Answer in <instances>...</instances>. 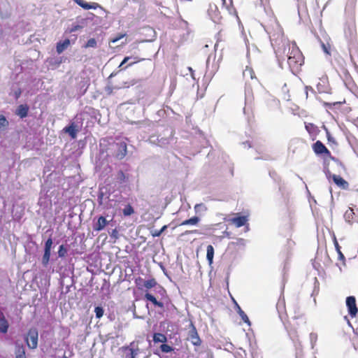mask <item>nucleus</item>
Returning <instances> with one entry per match:
<instances>
[{"mask_svg":"<svg viewBox=\"0 0 358 358\" xmlns=\"http://www.w3.org/2000/svg\"><path fill=\"white\" fill-rule=\"evenodd\" d=\"M129 59H130L129 57H125L124 58V59L122 60V62H121L120 66H122V65H124L126 62H127L129 60Z\"/></svg>","mask_w":358,"mask_h":358,"instance_id":"c03bdc74","label":"nucleus"},{"mask_svg":"<svg viewBox=\"0 0 358 358\" xmlns=\"http://www.w3.org/2000/svg\"><path fill=\"white\" fill-rule=\"evenodd\" d=\"M67 255V249L64 245H61L58 250L59 257L64 258Z\"/></svg>","mask_w":358,"mask_h":358,"instance_id":"c85d7f7f","label":"nucleus"},{"mask_svg":"<svg viewBox=\"0 0 358 358\" xmlns=\"http://www.w3.org/2000/svg\"><path fill=\"white\" fill-rule=\"evenodd\" d=\"M145 298L148 300V301H150V302H152L155 306H158L159 308H163L164 307V304L163 303L160 302V301H158L156 298L152 295L150 293H146L145 294Z\"/></svg>","mask_w":358,"mask_h":358,"instance_id":"6ab92c4d","label":"nucleus"},{"mask_svg":"<svg viewBox=\"0 0 358 358\" xmlns=\"http://www.w3.org/2000/svg\"><path fill=\"white\" fill-rule=\"evenodd\" d=\"M236 306H237V313H238V315H240V317H241L243 321L248 324H250V320H249L248 315L245 313V312L241 308V307L237 303H236Z\"/></svg>","mask_w":358,"mask_h":358,"instance_id":"5701e85b","label":"nucleus"},{"mask_svg":"<svg viewBox=\"0 0 358 358\" xmlns=\"http://www.w3.org/2000/svg\"><path fill=\"white\" fill-rule=\"evenodd\" d=\"M96 318H101L104 313L103 308L101 306H96L94 309Z\"/></svg>","mask_w":358,"mask_h":358,"instance_id":"c9c22d12","label":"nucleus"},{"mask_svg":"<svg viewBox=\"0 0 358 358\" xmlns=\"http://www.w3.org/2000/svg\"><path fill=\"white\" fill-rule=\"evenodd\" d=\"M117 180L120 183L125 182L128 180L129 176L125 175L124 173L120 170L117 172Z\"/></svg>","mask_w":358,"mask_h":358,"instance_id":"bb28decb","label":"nucleus"},{"mask_svg":"<svg viewBox=\"0 0 358 358\" xmlns=\"http://www.w3.org/2000/svg\"><path fill=\"white\" fill-rule=\"evenodd\" d=\"M346 306L350 315L352 317H355L358 313V308L357 307L356 299L355 296H350L346 298Z\"/></svg>","mask_w":358,"mask_h":358,"instance_id":"39448f33","label":"nucleus"},{"mask_svg":"<svg viewBox=\"0 0 358 358\" xmlns=\"http://www.w3.org/2000/svg\"><path fill=\"white\" fill-rule=\"evenodd\" d=\"M289 335L290 336V338L293 340V341H298L299 340V336L297 335V333L295 330H293V329H291L289 331Z\"/></svg>","mask_w":358,"mask_h":358,"instance_id":"a19ab883","label":"nucleus"},{"mask_svg":"<svg viewBox=\"0 0 358 358\" xmlns=\"http://www.w3.org/2000/svg\"><path fill=\"white\" fill-rule=\"evenodd\" d=\"M196 233H197V230L186 231L184 234H196Z\"/></svg>","mask_w":358,"mask_h":358,"instance_id":"a18cd8bd","label":"nucleus"},{"mask_svg":"<svg viewBox=\"0 0 358 358\" xmlns=\"http://www.w3.org/2000/svg\"><path fill=\"white\" fill-rule=\"evenodd\" d=\"M62 358H68V357H67L66 356H65V355H64Z\"/></svg>","mask_w":358,"mask_h":358,"instance_id":"3c124183","label":"nucleus"},{"mask_svg":"<svg viewBox=\"0 0 358 358\" xmlns=\"http://www.w3.org/2000/svg\"><path fill=\"white\" fill-rule=\"evenodd\" d=\"M200 221V218L197 216H194L189 219L185 220L182 221L180 226L183 225H196Z\"/></svg>","mask_w":358,"mask_h":358,"instance_id":"a211bd4d","label":"nucleus"},{"mask_svg":"<svg viewBox=\"0 0 358 358\" xmlns=\"http://www.w3.org/2000/svg\"><path fill=\"white\" fill-rule=\"evenodd\" d=\"M124 36H126V34H118L116 36L111 38L110 39V43H115L120 39H122V38H124Z\"/></svg>","mask_w":358,"mask_h":358,"instance_id":"58836bf2","label":"nucleus"},{"mask_svg":"<svg viewBox=\"0 0 358 358\" xmlns=\"http://www.w3.org/2000/svg\"><path fill=\"white\" fill-rule=\"evenodd\" d=\"M70 40L66 38L63 41H59L57 43L56 50L58 54L63 52L69 45Z\"/></svg>","mask_w":358,"mask_h":358,"instance_id":"2eb2a0df","label":"nucleus"},{"mask_svg":"<svg viewBox=\"0 0 358 358\" xmlns=\"http://www.w3.org/2000/svg\"><path fill=\"white\" fill-rule=\"evenodd\" d=\"M15 358H26L25 350L23 345H18L15 351Z\"/></svg>","mask_w":358,"mask_h":358,"instance_id":"a878e982","label":"nucleus"},{"mask_svg":"<svg viewBox=\"0 0 358 358\" xmlns=\"http://www.w3.org/2000/svg\"><path fill=\"white\" fill-rule=\"evenodd\" d=\"M8 125V122L6 118L3 115H0V129L6 128Z\"/></svg>","mask_w":358,"mask_h":358,"instance_id":"f704fd0d","label":"nucleus"},{"mask_svg":"<svg viewBox=\"0 0 358 358\" xmlns=\"http://www.w3.org/2000/svg\"><path fill=\"white\" fill-rule=\"evenodd\" d=\"M234 217H229L226 221L231 224H234L236 227H241L248 224V216L240 215L239 213L234 214Z\"/></svg>","mask_w":358,"mask_h":358,"instance_id":"7ed1b4c3","label":"nucleus"},{"mask_svg":"<svg viewBox=\"0 0 358 358\" xmlns=\"http://www.w3.org/2000/svg\"><path fill=\"white\" fill-rule=\"evenodd\" d=\"M28 112L29 106L26 104H21L17 108L16 115H17L21 118H24L27 116Z\"/></svg>","mask_w":358,"mask_h":358,"instance_id":"dca6fc26","label":"nucleus"},{"mask_svg":"<svg viewBox=\"0 0 358 358\" xmlns=\"http://www.w3.org/2000/svg\"><path fill=\"white\" fill-rule=\"evenodd\" d=\"M334 243H335L336 250V251L338 252V259L341 260L343 262H345V256L342 253V252L341 250V247H340V245H339V244L337 242L336 238H335V241H334Z\"/></svg>","mask_w":358,"mask_h":358,"instance_id":"cd10ccee","label":"nucleus"},{"mask_svg":"<svg viewBox=\"0 0 358 358\" xmlns=\"http://www.w3.org/2000/svg\"><path fill=\"white\" fill-rule=\"evenodd\" d=\"M188 339L195 346H199L201 343L196 329L194 325H192V329L189 331Z\"/></svg>","mask_w":358,"mask_h":358,"instance_id":"1a4fd4ad","label":"nucleus"},{"mask_svg":"<svg viewBox=\"0 0 358 358\" xmlns=\"http://www.w3.org/2000/svg\"><path fill=\"white\" fill-rule=\"evenodd\" d=\"M153 341L155 343H166L167 341L166 336L161 333H155L153 335Z\"/></svg>","mask_w":358,"mask_h":358,"instance_id":"412c9836","label":"nucleus"},{"mask_svg":"<svg viewBox=\"0 0 358 358\" xmlns=\"http://www.w3.org/2000/svg\"><path fill=\"white\" fill-rule=\"evenodd\" d=\"M223 7L229 9L230 6L232 4V0H220Z\"/></svg>","mask_w":358,"mask_h":358,"instance_id":"79ce46f5","label":"nucleus"},{"mask_svg":"<svg viewBox=\"0 0 358 358\" xmlns=\"http://www.w3.org/2000/svg\"><path fill=\"white\" fill-rule=\"evenodd\" d=\"M52 245V239L50 237L45 243L44 251L50 252Z\"/></svg>","mask_w":358,"mask_h":358,"instance_id":"473e14b6","label":"nucleus"},{"mask_svg":"<svg viewBox=\"0 0 358 358\" xmlns=\"http://www.w3.org/2000/svg\"><path fill=\"white\" fill-rule=\"evenodd\" d=\"M122 350L124 351H129V353L125 355V358H135L140 352V350L138 347V342L136 341L131 342L129 346L122 347Z\"/></svg>","mask_w":358,"mask_h":358,"instance_id":"423d86ee","label":"nucleus"},{"mask_svg":"<svg viewBox=\"0 0 358 358\" xmlns=\"http://www.w3.org/2000/svg\"><path fill=\"white\" fill-rule=\"evenodd\" d=\"M134 213V209L130 204H127L122 209V214L124 216H130Z\"/></svg>","mask_w":358,"mask_h":358,"instance_id":"393cba45","label":"nucleus"},{"mask_svg":"<svg viewBox=\"0 0 358 358\" xmlns=\"http://www.w3.org/2000/svg\"><path fill=\"white\" fill-rule=\"evenodd\" d=\"M38 332L36 328H31L28 331L25 342L30 349H36L38 346Z\"/></svg>","mask_w":358,"mask_h":358,"instance_id":"f03ea898","label":"nucleus"},{"mask_svg":"<svg viewBox=\"0 0 358 358\" xmlns=\"http://www.w3.org/2000/svg\"><path fill=\"white\" fill-rule=\"evenodd\" d=\"M305 128L309 134H313L315 131L316 127L313 123H306Z\"/></svg>","mask_w":358,"mask_h":358,"instance_id":"2f4dec72","label":"nucleus"},{"mask_svg":"<svg viewBox=\"0 0 358 358\" xmlns=\"http://www.w3.org/2000/svg\"><path fill=\"white\" fill-rule=\"evenodd\" d=\"M125 87H126L125 85H122V86L117 87L116 88L117 89H121V88Z\"/></svg>","mask_w":358,"mask_h":358,"instance_id":"8fccbe9b","label":"nucleus"},{"mask_svg":"<svg viewBox=\"0 0 358 358\" xmlns=\"http://www.w3.org/2000/svg\"><path fill=\"white\" fill-rule=\"evenodd\" d=\"M157 285V280L152 278L143 282V287L146 289H150L155 287Z\"/></svg>","mask_w":358,"mask_h":358,"instance_id":"b1692460","label":"nucleus"},{"mask_svg":"<svg viewBox=\"0 0 358 358\" xmlns=\"http://www.w3.org/2000/svg\"><path fill=\"white\" fill-rule=\"evenodd\" d=\"M107 92L109 94H112L113 93V87H108L107 89Z\"/></svg>","mask_w":358,"mask_h":358,"instance_id":"de8ad7c7","label":"nucleus"},{"mask_svg":"<svg viewBox=\"0 0 358 358\" xmlns=\"http://www.w3.org/2000/svg\"><path fill=\"white\" fill-rule=\"evenodd\" d=\"M166 225H165V226H164V227L161 229V230H160V231H159L156 234V236H159V235L161 234V233H162L164 230H165V229H166Z\"/></svg>","mask_w":358,"mask_h":358,"instance_id":"49530a36","label":"nucleus"},{"mask_svg":"<svg viewBox=\"0 0 358 358\" xmlns=\"http://www.w3.org/2000/svg\"><path fill=\"white\" fill-rule=\"evenodd\" d=\"M355 213L352 208H349L344 214V217L346 222L352 224L354 220Z\"/></svg>","mask_w":358,"mask_h":358,"instance_id":"aec40b11","label":"nucleus"},{"mask_svg":"<svg viewBox=\"0 0 358 358\" xmlns=\"http://www.w3.org/2000/svg\"><path fill=\"white\" fill-rule=\"evenodd\" d=\"M50 255H51L50 252L44 251V254H43V258H42V262H43V265L46 266L48 264V262L50 261Z\"/></svg>","mask_w":358,"mask_h":358,"instance_id":"c756f323","label":"nucleus"},{"mask_svg":"<svg viewBox=\"0 0 358 358\" xmlns=\"http://www.w3.org/2000/svg\"><path fill=\"white\" fill-rule=\"evenodd\" d=\"M329 178L332 179L334 182L340 188L343 189H347L349 187V183L343 179L341 176L332 174L329 176Z\"/></svg>","mask_w":358,"mask_h":358,"instance_id":"9d476101","label":"nucleus"},{"mask_svg":"<svg viewBox=\"0 0 358 358\" xmlns=\"http://www.w3.org/2000/svg\"><path fill=\"white\" fill-rule=\"evenodd\" d=\"M207 253L206 258L208 261L209 264L210 265L213 263V257H214V248L211 245L207 246Z\"/></svg>","mask_w":358,"mask_h":358,"instance_id":"4be33fe9","label":"nucleus"},{"mask_svg":"<svg viewBox=\"0 0 358 358\" xmlns=\"http://www.w3.org/2000/svg\"><path fill=\"white\" fill-rule=\"evenodd\" d=\"M160 349L163 352L165 353L171 352V351L173 350V348L171 346L165 344V343L161 345Z\"/></svg>","mask_w":358,"mask_h":358,"instance_id":"72a5a7b5","label":"nucleus"},{"mask_svg":"<svg viewBox=\"0 0 358 358\" xmlns=\"http://www.w3.org/2000/svg\"><path fill=\"white\" fill-rule=\"evenodd\" d=\"M78 130V126L74 122H71L69 126L65 127L63 129V131L65 133L69 134L73 139L76 138Z\"/></svg>","mask_w":358,"mask_h":358,"instance_id":"9b49d317","label":"nucleus"},{"mask_svg":"<svg viewBox=\"0 0 358 358\" xmlns=\"http://www.w3.org/2000/svg\"><path fill=\"white\" fill-rule=\"evenodd\" d=\"M243 76L245 79H257L254 70L252 69V68L249 66H246V68L243 72Z\"/></svg>","mask_w":358,"mask_h":358,"instance_id":"f3484780","label":"nucleus"},{"mask_svg":"<svg viewBox=\"0 0 358 358\" xmlns=\"http://www.w3.org/2000/svg\"><path fill=\"white\" fill-rule=\"evenodd\" d=\"M9 328L8 321L0 309V333L6 334Z\"/></svg>","mask_w":358,"mask_h":358,"instance_id":"ddd939ff","label":"nucleus"},{"mask_svg":"<svg viewBox=\"0 0 358 358\" xmlns=\"http://www.w3.org/2000/svg\"><path fill=\"white\" fill-rule=\"evenodd\" d=\"M96 41L94 38H90L87 41L85 48H95L96 46Z\"/></svg>","mask_w":358,"mask_h":358,"instance_id":"4c0bfd02","label":"nucleus"},{"mask_svg":"<svg viewBox=\"0 0 358 358\" xmlns=\"http://www.w3.org/2000/svg\"><path fill=\"white\" fill-rule=\"evenodd\" d=\"M140 60H136L135 62H132V63H130L125 68L128 67V66H131V65H133L135 63H137L138 62H139Z\"/></svg>","mask_w":358,"mask_h":358,"instance_id":"09e8293b","label":"nucleus"},{"mask_svg":"<svg viewBox=\"0 0 358 358\" xmlns=\"http://www.w3.org/2000/svg\"><path fill=\"white\" fill-rule=\"evenodd\" d=\"M313 150L317 155H324L327 157H330L331 156V152L320 141H317L313 143Z\"/></svg>","mask_w":358,"mask_h":358,"instance_id":"20e7f679","label":"nucleus"},{"mask_svg":"<svg viewBox=\"0 0 358 358\" xmlns=\"http://www.w3.org/2000/svg\"><path fill=\"white\" fill-rule=\"evenodd\" d=\"M271 101L275 103L276 100L273 96H271L270 94H266L265 97H264V103H265L266 106L268 107V105H269L268 103Z\"/></svg>","mask_w":358,"mask_h":358,"instance_id":"e433bc0d","label":"nucleus"},{"mask_svg":"<svg viewBox=\"0 0 358 358\" xmlns=\"http://www.w3.org/2000/svg\"><path fill=\"white\" fill-rule=\"evenodd\" d=\"M117 152L115 153V157L118 159H123L127 153V143L124 141H121L116 143Z\"/></svg>","mask_w":358,"mask_h":358,"instance_id":"6e6552de","label":"nucleus"},{"mask_svg":"<svg viewBox=\"0 0 358 358\" xmlns=\"http://www.w3.org/2000/svg\"><path fill=\"white\" fill-rule=\"evenodd\" d=\"M108 224V221L105 217L99 216L97 219V222L94 224L93 229L96 231H100L103 230Z\"/></svg>","mask_w":358,"mask_h":358,"instance_id":"f8f14e48","label":"nucleus"},{"mask_svg":"<svg viewBox=\"0 0 358 358\" xmlns=\"http://www.w3.org/2000/svg\"><path fill=\"white\" fill-rule=\"evenodd\" d=\"M74 2H76L78 6H80L81 8L85 9V10H90V9H96L98 6V4L96 3H89L83 0H73Z\"/></svg>","mask_w":358,"mask_h":358,"instance_id":"4468645a","label":"nucleus"},{"mask_svg":"<svg viewBox=\"0 0 358 358\" xmlns=\"http://www.w3.org/2000/svg\"><path fill=\"white\" fill-rule=\"evenodd\" d=\"M204 207L205 206H203V203L196 204L194 206V210L196 212H198L199 210H200L201 208H204Z\"/></svg>","mask_w":358,"mask_h":358,"instance_id":"37998d69","label":"nucleus"},{"mask_svg":"<svg viewBox=\"0 0 358 358\" xmlns=\"http://www.w3.org/2000/svg\"><path fill=\"white\" fill-rule=\"evenodd\" d=\"M109 235L114 240H117L120 237L119 231L116 228L113 229L110 232H109Z\"/></svg>","mask_w":358,"mask_h":358,"instance_id":"ea45409f","label":"nucleus"},{"mask_svg":"<svg viewBox=\"0 0 358 358\" xmlns=\"http://www.w3.org/2000/svg\"><path fill=\"white\" fill-rule=\"evenodd\" d=\"M134 282L138 289H143V282H145V280L141 277L136 278L134 280Z\"/></svg>","mask_w":358,"mask_h":358,"instance_id":"7c9ffc66","label":"nucleus"},{"mask_svg":"<svg viewBox=\"0 0 358 358\" xmlns=\"http://www.w3.org/2000/svg\"><path fill=\"white\" fill-rule=\"evenodd\" d=\"M271 41L278 59H287L292 70H297L303 64L304 57L294 41L290 42L285 38L282 34H278L277 38L273 34L271 36Z\"/></svg>","mask_w":358,"mask_h":358,"instance_id":"f257e3e1","label":"nucleus"},{"mask_svg":"<svg viewBox=\"0 0 358 358\" xmlns=\"http://www.w3.org/2000/svg\"><path fill=\"white\" fill-rule=\"evenodd\" d=\"M208 13L213 22L216 23L220 22L222 15L216 5H210Z\"/></svg>","mask_w":358,"mask_h":358,"instance_id":"0eeeda50","label":"nucleus"}]
</instances>
